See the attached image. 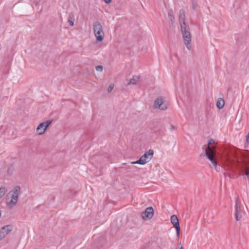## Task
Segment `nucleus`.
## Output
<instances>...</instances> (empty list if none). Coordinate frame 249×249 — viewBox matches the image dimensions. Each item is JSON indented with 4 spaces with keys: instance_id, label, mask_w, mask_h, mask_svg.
<instances>
[{
    "instance_id": "f257e3e1",
    "label": "nucleus",
    "mask_w": 249,
    "mask_h": 249,
    "mask_svg": "<svg viewBox=\"0 0 249 249\" xmlns=\"http://www.w3.org/2000/svg\"><path fill=\"white\" fill-rule=\"evenodd\" d=\"M207 158L211 161L215 169L217 171V162L216 158V152L214 147L208 145L205 150Z\"/></svg>"
},
{
    "instance_id": "f03ea898",
    "label": "nucleus",
    "mask_w": 249,
    "mask_h": 249,
    "mask_svg": "<svg viewBox=\"0 0 249 249\" xmlns=\"http://www.w3.org/2000/svg\"><path fill=\"white\" fill-rule=\"evenodd\" d=\"M184 44L188 50L191 49V36L187 25L180 26Z\"/></svg>"
},
{
    "instance_id": "7ed1b4c3",
    "label": "nucleus",
    "mask_w": 249,
    "mask_h": 249,
    "mask_svg": "<svg viewBox=\"0 0 249 249\" xmlns=\"http://www.w3.org/2000/svg\"><path fill=\"white\" fill-rule=\"evenodd\" d=\"M93 26L94 34L97 41H102L104 38L105 35L102 25L99 21H95Z\"/></svg>"
},
{
    "instance_id": "20e7f679",
    "label": "nucleus",
    "mask_w": 249,
    "mask_h": 249,
    "mask_svg": "<svg viewBox=\"0 0 249 249\" xmlns=\"http://www.w3.org/2000/svg\"><path fill=\"white\" fill-rule=\"evenodd\" d=\"M52 123V120H47L45 122L40 123L36 128V132L38 134L42 135L44 133L45 130L47 129L48 127Z\"/></svg>"
},
{
    "instance_id": "39448f33",
    "label": "nucleus",
    "mask_w": 249,
    "mask_h": 249,
    "mask_svg": "<svg viewBox=\"0 0 249 249\" xmlns=\"http://www.w3.org/2000/svg\"><path fill=\"white\" fill-rule=\"evenodd\" d=\"M154 107L160 110H165L167 107V105L164 102L162 97L157 98L154 102Z\"/></svg>"
},
{
    "instance_id": "423d86ee",
    "label": "nucleus",
    "mask_w": 249,
    "mask_h": 249,
    "mask_svg": "<svg viewBox=\"0 0 249 249\" xmlns=\"http://www.w3.org/2000/svg\"><path fill=\"white\" fill-rule=\"evenodd\" d=\"M12 230L13 226L11 225H6L2 227L0 230V241L4 239Z\"/></svg>"
},
{
    "instance_id": "0eeeda50",
    "label": "nucleus",
    "mask_w": 249,
    "mask_h": 249,
    "mask_svg": "<svg viewBox=\"0 0 249 249\" xmlns=\"http://www.w3.org/2000/svg\"><path fill=\"white\" fill-rule=\"evenodd\" d=\"M153 150L150 149L142 156L140 159L142 160V161L143 162V164L144 165L151 160L153 157Z\"/></svg>"
},
{
    "instance_id": "6e6552de",
    "label": "nucleus",
    "mask_w": 249,
    "mask_h": 249,
    "mask_svg": "<svg viewBox=\"0 0 249 249\" xmlns=\"http://www.w3.org/2000/svg\"><path fill=\"white\" fill-rule=\"evenodd\" d=\"M153 214L154 210L151 207L147 208L145 211L141 213L142 218L145 220L150 219L153 217Z\"/></svg>"
},
{
    "instance_id": "1a4fd4ad",
    "label": "nucleus",
    "mask_w": 249,
    "mask_h": 249,
    "mask_svg": "<svg viewBox=\"0 0 249 249\" xmlns=\"http://www.w3.org/2000/svg\"><path fill=\"white\" fill-rule=\"evenodd\" d=\"M171 222L173 225L176 230L177 234L178 236L180 233V226L178 218L176 215H173L171 216Z\"/></svg>"
},
{
    "instance_id": "9d476101",
    "label": "nucleus",
    "mask_w": 249,
    "mask_h": 249,
    "mask_svg": "<svg viewBox=\"0 0 249 249\" xmlns=\"http://www.w3.org/2000/svg\"><path fill=\"white\" fill-rule=\"evenodd\" d=\"M185 13L184 9H181L179 12V21L180 26L187 25L185 21Z\"/></svg>"
},
{
    "instance_id": "9b49d317",
    "label": "nucleus",
    "mask_w": 249,
    "mask_h": 249,
    "mask_svg": "<svg viewBox=\"0 0 249 249\" xmlns=\"http://www.w3.org/2000/svg\"><path fill=\"white\" fill-rule=\"evenodd\" d=\"M235 219L237 221H239L241 218V208L240 207H239L237 205V199L236 200V203H235Z\"/></svg>"
},
{
    "instance_id": "f8f14e48",
    "label": "nucleus",
    "mask_w": 249,
    "mask_h": 249,
    "mask_svg": "<svg viewBox=\"0 0 249 249\" xmlns=\"http://www.w3.org/2000/svg\"><path fill=\"white\" fill-rule=\"evenodd\" d=\"M139 82V77L137 76H133L127 83L126 86H128L130 85H136L138 84Z\"/></svg>"
},
{
    "instance_id": "ddd939ff",
    "label": "nucleus",
    "mask_w": 249,
    "mask_h": 249,
    "mask_svg": "<svg viewBox=\"0 0 249 249\" xmlns=\"http://www.w3.org/2000/svg\"><path fill=\"white\" fill-rule=\"evenodd\" d=\"M18 195L13 193L11 196V199L8 203V205H11L12 206L15 205L18 200Z\"/></svg>"
},
{
    "instance_id": "4468645a",
    "label": "nucleus",
    "mask_w": 249,
    "mask_h": 249,
    "mask_svg": "<svg viewBox=\"0 0 249 249\" xmlns=\"http://www.w3.org/2000/svg\"><path fill=\"white\" fill-rule=\"evenodd\" d=\"M225 104V101L222 98H218L216 102V107L218 109H222Z\"/></svg>"
},
{
    "instance_id": "2eb2a0df",
    "label": "nucleus",
    "mask_w": 249,
    "mask_h": 249,
    "mask_svg": "<svg viewBox=\"0 0 249 249\" xmlns=\"http://www.w3.org/2000/svg\"><path fill=\"white\" fill-rule=\"evenodd\" d=\"M165 132V128L162 126L158 128L156 130V133L159 135H163Z\"/></svg>"
},
{
    "instance_id": "dca6fc26",
    "label": "nucleus",
    "mask_w": 249,
    "mask_h": 249,
    "mask_svg": "<svg viewBox=\"0 0 249 249\" xmlns=\"http://www.w3.org/2000/svg\"><path fill=\"white\" fill-rule=\"evenodd\" d=\"M74 16L72 14H70L68 18V22L69 23V24L71 26H73L74 25Z\"/></svg>"
},
{
    "instance_id": "f3484780",
    "label": "nucleus",
    "mask_w": 249,
    "mask_h": 249,
    "mask_svg": "<svg viewBox=\"0 0 249 249\" xmlns=\"http://www.w3.org/2000/svg\"><path fill=\"white\" fill-rule=\"evenodd\" d=\"M13 193L17 194L18 195H19L20 192V188L19 186H15L13 190Z\"/></svg>"
},
{
    "instance_id": "a211bd4d",
    "label": "nucleus",
    "mask_w": 249,
    "mask_h": 249,
    "mask_svg": "<svg viewBox=\"0 0 249 249\" xmlns=\"http://www.w3.org/2000/svg\"><path fill=\"white\" fill-rule=\"evenodd\" d=\"M7 192V189L5 187H1L0 188V198H1L5 193Z\"/></svg>"
},
{
    "instance_id": "6ab92c4d",
    "label": "nucleus",
    "mask_w": 249,
    "mask_h": 249,
    "mask_svg": "<svg viewBox=\"0 0 249 249\" xmlns=\"http://www.w3.org/2000/svg\"><path fill=\"white\" fill-rule=\"evenodd\" d=\"M168 15L169 17L170 18V19L172 21H174V20L175 19V18L173 15V10L172 9H170L168 11Z\"/></svg>"
},
{
    "instance_id": "aec40b11",
    "label": "nucleus",
    "mask_w": 249,
    "mask_h": 249,
    "mask_svg": "<svg viewBox=\"0 0 249 249\" xmlns=\"http://www.w3.org/2000/svg\"><path fill=\"white\" fill-rule=\"evenodd\" d=\"M197 6V3L195 0H192V9L194 10H196V7Z\"/></svg>"
},
{
    "instance_id": "412c9836",
    "label": "nucleus",
    "mask_w": 249,
    "mask_h": 249,
    "mask_svg": "<svg viewBox=\"0 0 249 249\" xmlns=\"http://www.w3.org/2000/svg\"><path fill=\"white\" fill-rule=\"evenodd\" d=\"M14 170V166L13 165H11L8 168L7 173L9 174H11Z\"/></svg>"
},
{
    "instance_id": "4be33fe9",
    "label": "nucleus",
    "mask_w": 249,
    "mask_h": 249,
    "mask_svg": "<svg viewBox=\"0 0 249 249\" xmlns=\"http://www.w3.org/2000/svg\"><path fill=\"white\" fill-rule=\"evenodd\" d=\"M131 163L132 164H141V165H143V162H142V160H140V159L138 160H137V161H136L131 162Z\"/></svg>"
},
{
    "instance_id": "5701e85b",
    "label": "nucleus",
    "mask_w": 249,
    "mask_h": 249,
    "mask_svg": "<svg viewBox=\"0 0 249 249\" xmlns=\"http://www.w3.org/2000/svg\"><path fill=\"white\" fill-rule=\"evenodd\" d=\"M95 69L97 71H103V67L101 65L96 66Z\"/></svg>"
},
{
    "instance_id": "b1692460",
    "label": "nucleus",
    "mask_w": 249,
    "mask_h": 249,
    "mask_svg": "<svg viewBox=\"0 0 249 249\" xmlns=\"http://www.w3.org/2000/svg\"><path fill=\"white\" fill-rule=\"evenodd\" d=\"M245 175L247 176L248 178H249V166H247L246 169Z\"/></svg>"
},
{
    "instance_id": "393cba45",
    "label": "nucleus",
    "mask_w": 249,
    "mask_h": 249,
    "mask_svg": "<svg viewBox=\"0 0 249 249\" xmlns=\"http://www.w3.org/2000/svg\"><path fill=\"white\" fill-rule=\"evenodd\" d=\"M114 88V86L113 85H110L108 88L107 91L108 92H111Z\"/></svg>"
},
{
    "instance_id": "a878e982",
    "label": "nucleus",
    "mask_w": 249,
    "mask_h": 249,
    "mask_svg": "<svg viewBox=\"0 0 249 249\" xmlns=\"http://www.w3.org/2000/svg\"><path fill=\"white\" fill-rule=\"evenodd\" d=\"M175 127L173 125L170 124L169 129L171 131H172L173 130H174L175 129Z\"/></svg>"
},
{
    "instance_id": "bb28decb",
    "label": "nucleus",
    "mask_w": 249,
    "mask_h": 249,
    "mask_svg": "<svg viewBox=\"0 0 249 249\" xmlns=\"http://www.w3.org/2000/svg\"><path fill=\"white\" fill-rule=\"evenodd\" d=\"M213 142H214V140L213 139H211L209 141L207 146L210 145V144L212 143Z\"/></svg>"
},
{
    "instance_id": "cd10ccee",
    "label": "nucleus",
    "mask_w": 249,
    "mask_h": 249,
    "mask_svg": "<svg viewBox=\"0 0 249 249\" xmlns=\"http://www.w3.org/2000/svg\"><path fill=\"white\" fill-rule=\"evenodd\" d=\"M104 1H105V3H107V4H108V3H110V2H111V0H104Z\"/></svg>"
},
{
    "instance_id": "c85d7f7f",
    "label": "nucleus",
    "mask_w": 249,
    "mask_h": 249,
    "mask_svg": "<svg viewBox=\"0 0 249 249\" xmlns=\"http://www.w3.org/2000/svg\"><path fill=\"white\" fill-rule=\"evenodd\" d=\"M180 249H183V247L181 245V243H180Z\"/></svg>"
}]
</instances>
